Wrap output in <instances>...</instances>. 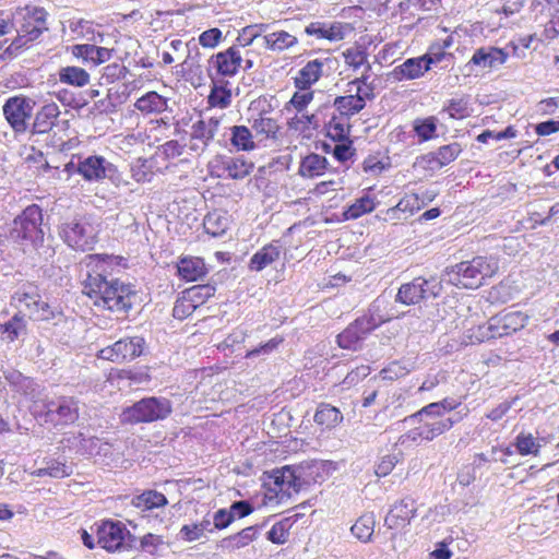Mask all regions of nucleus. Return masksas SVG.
I'll return each instance as SVG.
<instances>
[{
	"label": "nucleus",
	"instance_id": "obj_55",
	"mask_svg": "<svg viewBox=\"0 0 559 559\" xmlns=\"http://www.w3.org/2000/svg\"><path fill=\"white\" fill-rule=\"evenodd\" d=\"M423 58H425V62L430 70L432 66H437L443 61H450L454 57L452 53L443 51V49L439 48L437 45H431L427 52L423 55Z\"/></svg>",
	"mask_w": 559,
	"mask_h": 559
},
{
	"label": "nucleus",
	"instance_id": "obj_38",
	"mask_svg": "<svg viewBox=\"0 0 559 559\" xmlns=\"http://www.w3.org/2000/svg\"><path fill=\"white\" fill-rule=\"evenodd\" d=\"M316 424L325 428H333L343 420V415L338 408L326 403H321L313 416Z\"/></svg>",
	"mask_w": 559,
	"mask_h": 559
},
{
	"label": "nucleus",
	"instance_id": "obj_58",
	"mask_svg": "<svg viewBox=\"0 0 559 559\" xmlns=\"http://www.w3.org/2000/svg\"><path fill=\"white\" fill-rule=\"evenodd\" d=\"M443 415L444 414H443V412H441V408H440L438 402H435V403H430V404L424 406L417 413L406 417L404 419V421L405 423H415V421H417V419H423V417H425V418H433V417L444 418Z\"/></svg>",
	"mask_w": 559,
	"mask_h": 559
},
{
	"label": "nucleus",
	"instance_id": "obj_5",
	"mask_svg": "<svg viewBox=\"0 0 559 559\" xmlns=\"http://www.w3.org/2000/svg\"><path fill=\"white\" fill-rule=\"evenodd\" d=\"M527 321L528 316L522 311L501 312L490 318L487 324L478 326L476 338L478 342H485L510 335L522 330L527 324Z\"/></svg>",
	"mask_w": 559,
	"mask_h": 559
},
{
	"label": "nucleus",
	"instance_id": "obj_33",
	"mask_svg": "<svg viewBox=\"0 0 559 559\" xmlns=\"http://www.w3.org/2000/svg\"><path fill=\"white\" fill-rule=\"evenodd\" d=\"M332 107L334 108L333 112L350 119L352 116L358 114L365 108V103L359 95L353 94L347 96H337L334 99Z\"/></svg>",
	"mask_w": 559,
	"mask_h": 559
},
{
	"label": "nucleus",
	"instance_id": "obj_11",
	"mask_svg": "<svg viewBox=\"0 0 559 559\" xmlns=\"http://www.w3.org/2000/svg\"><path fill=\"white\" fill-rule=\"evenodd\" d=\"M145 341L141 336L123 337L99 349L97 357L112 362L131 361L143 354Z\"/></svg>",
	"mask_w": 559,
	"mask_h": 559
},
{
	"label": "nucleus",
	"instance_id": "obj_27",
	"mask_svg": "<svg viewBox=\"0 0 559 559\" xmlns=\"http://www.w3.org/2000/svg\"><path fill=\"white\" fill-rule=\"evenodd\" d=\"M323 61L314 59L308 61L294 79V84L298 90H310L322 75Z\"/></svg>",
	"mask_w": 559,
	"mask_h": 559
},
{
	"label": "nucleus",
	"instance_id": "obj_22",
	"mask_svg": "<svg viewBox=\"0 0 559 559\" xmlns=\"http://www.w3.org/2000/svg\"><path fill=\"white\" fill-rule=\"evenodd\" d=\"M428 71L429 69L425 62V58L420 56L406 59L402 64L393 69L392 75L397 81L416 80L424 76Z\"/></svg>",
	"mask_w": 559,
	"mask_h": 559
},
{
	"label": "nucleus",
	"instance_id": "obj_34",
	"mask_svg": "<svg viewBox=\"0 0 559 559\" xmlns=\"http://www.w3.org/2000/svg\"><path fill=\"white\" fill-rule=\"evenodd\" d=\"M222 167L226 177L231 179H243L251 174L254 165L242 157H227L223 160Z\"/></svg>",
	"mask_w": 559,
	"mask_h": 559
},
{
	"label": "nucleus",
	"instance_id": "obj_2",
	"mask_svg": "<svg viewBox=\"0 0 559 559\" xmlns=\"http://www.w3.org/2000/svg\"><path fill=\"white\" fill-rule=\"evenodd\" d=\"M498 269L496 258L476 257L448 269L443 281L454 286L474 289L481 286L486 278L493 276Z\"/></svg>",
	"mask_w": 559,
	"mask_h": 559
},
{
	"label": "nucleus",
	"instance_id": "obj_47",
	"mask_svg": "<svg viewBox=\"0 0 559 559\" xmlns=\"http://www.w3.org/2000/svg\"><path fill=\"white\" fill-rule=\"evenodd\" d=\"M376 203L370 195H364L357 199L352 205L344 212L345 219H356L364 214L370 213L374 210Z\"/></svg>",
	"mask_w": 559,
	"mask_h": 559
},
{
	"label": "nucleus",
	"instance_id": "obj_63",
	"mask_svg": "<svg viewBox=\"0 0 559 559\" xmlns=\"http://www.w3.org/2000/svg\"><path fill=\"white\" fill-rule=\"evenodd\" d=\"M222 39V31L217 27H213L202 32L199 36V43L204 48L216 47Z\"/></svg>",
	"mask_w": 559,
	"mask_h": 559
},
{
	"label": "nucleus",
	"instance_id": "obj_35",
	"mask_svg": "<svg viewBox=\"0 0 559 559\" xmlns=\"http://www.w3.org/2000/svg\"><path fill=\"white\" fill-rule=\"evenodd\" d=\"M265 48L272 51H284L298 44L296 36L286 31H276L263 36Z\"/></svg>",
	"mask_w": 559,
	"mask_h": 559
},
{
	"label": "nucleus",
	"instance_id": "obj_21",
	"mask_svg": "<svg viewBox=\"0 0 559 559\" xmlns=\"http://www.w3.org/2000/svg\"><path fill=\"white\" fill-rule=\"evenodd\" d=\"M46 20L47 12L43 8H33L27 11L19 31L28 39L36 41L44 32L48 31Z\"/></svg>",
	"mask_w": 559,
	"mask_h": 559
},
{
	"label": "nucleus",
	"instance_id": "obj_20",
	"mask_svg": "<svg viewBox=\"0 0 559 559\" xmlns=\"http://www.w3.org/2000/svg\"><path fill=\"white\" fill-rule=\"evenodd\" d=\"M72 56L86 64L97 67L108 61L112 56V50L106 47H99L92 44H76L70 47Z\"/></svg>",
	"mask_w": 559,
	"mask_h": 559
},
{
	"label": "nucleus",
	"instance_id": "obj_48",
	"mask_svg": "<svg viewBox=\"0 0 559 559\" xmlns=\"http://www.w3.org/2000/svg\"><path fill=\"white\" fill-rule=\"evenodd\" d=\"M514 445L521 455H537L542 447L539 440L528 432L519 433Z\"/></svg>",
	"mask_w": 559,
	"mask_h": 559
},
{
	"label": "nucleus",
	"instance_id": "obj_46",
	"mask_svg": "<svg viewBox=\"0 0 559 559\" xmlns=\"http://www.w3.org/2000/svg\"><path fill=\"white\" fill-rule=\"evenodd\" d=\"M419 209L420 200L417 194L405 195L400 200V202L395 206L390 207L386 211V218L401 219V217L399 216L400 212L412 215L415 211Z\"/></svg>",
	"mask_w": 559,
	"mask_h": 559
},
{
	"label": "nucleus",
	"instance_id": "obj_24",
	"mask_svg": "<svg viewBox=\"0 0 559 559\" xmlns=\"http://www.w3.org/2000/svg\"><path fill=\"white\" fill-rule=\"evenodd\" d=\"M409 425L418 424L421 429L425 441H432L442 433L449 431L455 421L450 417L447 418H425L417 419L415 423H408Z\"/></svg>",
	"mask_w": 559,
	"mask_h": 559
},
{
	"label": "nucleus",
	"instance_id": "obj_13",
	"mask_svg": "<svg viewBox=\"0 0 559 559\" xmlns=\"http://www.w3.org/2000/svg\"><path fill=\"white\" fill-rule=\"evenodd\" d=\"M45 421L53 425H70L79 418V402L71 396H59L44 405Z\"/></svg>",
	"mask_w": 559,
	"mask_h": 559
},
{
	"label": "nucleus",
	"instance_id": "obj_45",
	"mask_svg": "<svg viewBox=\"0 0 559 559\" xmlns=\"http://www.w3.org/2000/svg\"><path fill=\"white\" fill-rule=\"evenodd\" d=\"M230 141L238 151H251L255 146L251 131L245 126L230 128Z\"/></svg>",
	"mask_w": 559,
	"mask_h": 559
},
{
	"label": "nucleus",
	"instance_id": "obj_64",
	"mask_svg": "<svg viewBox=\"0 0 559 559\" xmlns=\"http://www.w3.org/2000/svg\"><path fill=\"white\" fill-rule=\"evenodd\" d=\"M186 146V144H181L177 140H169L162 144L158 147V151L165 156V158L171 159L180 156L183 153Z\"/></svg>",
	"mask_w": 559,
	"mask_h": 559
},
{
	"label": "nucleus",
	"instance_id": "obj_42",
	"mask_svg": "<svg viewBox=\"0 0 559 559\" xmlns=\"http://www.w3.org/2000/svg\"><path fill=\"white\" fill-rule=\"evenodd\" d=\"M155 160L153 158L139 157L130 165L132 178L136 182H150L154 176Z\"/></svg>",
	"mask_w": 559,
	"mask_h": 559
},
{
	"label": "nucleus",
	"instance_id": "obj_49",
	"mask_svg": "<svg viewBox=\"0 0 559 559\" xmlns=\"http://www.w3.org/2000/svg\"><path fill=\"white\" fill-rule=\"evenodd\" d=\"M187 298L198 309L201 307L209 298L214 296L215 287L210 284L204 285H194L186 290H183Z\"/></svg>",
	"mask_w": 559,
	"mask_h": 559
},
{
	"label": "nucleus",
	"instance_id": "obj_17",
	"mask_svg": "<svg viewBox=\"0 0 559 559\" xmlns=\"http://www.w3.org/2000/svg\"><path fill=\"white\" fill-rule=\"evenodd\" d=\"M97 544L108 550L115 551L121 548L126 536L129 534L120 522L104 521L97 527Z\"/></svg>",
	"mask_w": 559,
	"mask_h": 559
},
{
	"label": "nucleus",
	"instance_id": "obj_26",
	"mask_svg": "<svg viewBox=\"0 0 559 559\" xmlns=\"http://www.w3.org/2000/svg\"><path fill=\"white\" fill-rule=\"evenodd\" d=\"M206 273L205 263L200 258H182L177 264V274L187 282L200 281Z\"/></svg>",
	"mask_w": 559,
	"mask_h": 559
},
{
	"label": "nucleus",
	"instance_id": "obj_23",
	"mask_svg": "<svg viewBox=\"0 0 559 559\" xmlns=\"http://www.w3.org/2000/svg\"><path fill=\"white\" fill-rule=\"evenodd\" d=\"M60 114L57 104L51 103L44 105L35 115L34 121L29 124V129L34 134H41L50 131L55 126Z\"/></svg>",
	"mask_w": 559,
	"mask_h": 559
},
{
	"label": "nucleus",
	"instance_id": "obj_15",
	"mask_svg": "<svg viewBox=\"0 0 559 559\" xmlns=\"http://www.w3.org/2000/svg\"><path fill=\"white\" fill-rule=\"evenodd\" d=\"M64 169L68 173L75 169L87 181H99L109 176L115 170V167L105 157L91 155L83 159L79 158L76 165L71 160L66 165Z\"/></svg>",
	"mask_w": 559,
	"mask_h": 559
},
{
	"label": "nucleus",
	"instance_id": "obj_37",
	"mask_svg": "<svg viewBox=\"0 0 559 559\" xmlns=\"http://www.w3.org/2000/svg\"><path fill=\"white\" fill-rule=\"evenodd\" d=\"M134 106L143 114H160L166 110L167 100L156 92H148L140 97Z\"/></svg>",
	"mask_w": 559,
	"mask_h": 559
},
{
	"label": "nucleus",
	"instance_id": "obj_19",
	"mask_svg": "<svg viewBox=\"0 0 559 559\" xmlns=\"http://www.w3.org/2000/svg\"><path fill=\"white\" fill-rule=\"evenodd\" d=\"M353 27L348 23L333 22L330 24L322 22H312L306 26L305 33L314 36L318 39H328L330 41H338L350 33Z\"/></svg>",
	"mask_w": 559,
	"mask_h": 559
},
{
	"label": "nucleus",
	"instance_id": "obj_30",
	"mask_svg": "<svg viewBox=\"0 0 559 559\" xmlns=\"http://www.w3.org/2000/svg\"><path fill=\"white\" fill-rule=\"evenodd\" d=\"M58 79L61 84L70 85L73 87H84L90 84V73L76 66H66L58 70Z\"/></svg>",
	"mask_w": 559,
	"mask_h": 559
},
{
	"label": "nucleus",
	"instance_id": "obj_61",
	"mask_svg": "<svg viewBox=\"0 0 559 559\" xmlns=\"http://www.w3.org/2000/svg\"><path fill=\"white\" fill-rule=\"evenodd\" d=\"M47 475L52 478H64L72 474V467L63 462L50 460L47 462Z\"/></svg>",
	"mask_w": 559,
	"mask_h": 559
},
{
	"label": "nucleus",
	"instance_id": "obj_29",
	"mask_svg": "<svg viewBox=\"0 0 559 559\" xmlns=\"http://www.w3.org/2000/svg\"><path fill=\"white\" fill-rule=\"evenodd\" d=\"M331 107L325 105L321 107L317 112L314 114H307L304 111L297 112L293 118H290L288 124L290 129L297 130V131H306V130H317L323 124V120L321 119V115L324 110H330Z\"/></svg>",
	"mask_w": 559,
	"mask_h": 559
},
{
	"label": "nucleus",
	"instance_id": "obj_44",
	"mask_svg": "<svg viewBox=\"0 0 559 559\" xmlns=\"http://www.w3.org/2000/svg\"><path fill=\"white\" fill-rule=\"evenodd\" d=\"M376 519L373 513L362 514L352 526L353 535L362 543L371 539L374 531Z\"/></svg>",
	"mask_w": 559,
	"mask_h": 559
},
{
	"label": "nucleus",
	"instance_id": "obj_9",
	"mask_svg": "<svg viewBox=\"0 0 559 559\" xmlns=\"http://www.w3.org/2000/svg\"><path fill=\"white\" fill-rule=\"evenodd\" d=\"M223 117H200L193 121L189 131L188 148L195 155H202L219 132Z\"/></svg>",
	"mask_w": 559,
	"mask_h": 559
},
{
	"label": "nucleus",
	"instance_id": "obj_41",
	"mask_svg": "<svg viewBox=\"0 0 559 559\" xmlns=\"http://www.w3.org/2000/svg\"><path fill=\"white\" fill-rule=\"evenodd\" d=\"M69 448H73L81 454L94 455L99 444V438L97 437H85L79 432L76 435L69 436L64 439Z\"/></svg>",
	"mask_w": 559,
	"mask_h": 559
},
{
	"label": "nucleus",
	"instance_id": "obj_62",
	"mask_svg": "<svg viewBox=\"0 0 559 559\" xmlns=\"http://www.w3.org/2000/svg\"><path fill=\"white\" fill-rule=\"evenodd\" d=\"M399 462V457L395 454H386L381 457L377 463L374 473L378 477H385L389 475Z\"/></svg>",
	"mask_w": 559,
	"mask_h": 559
},
{
	"label": "nucleus",
	"instance_id": "obj_14",
	"mask_svg": "<svg viewBox=\"0 0 559 559\" xmlns=\"http://www.w3.org/2000/svg\"><path fill=\"white\" fill-rule=\"evenodd\" d=\"M242 57L237 47L231 46L225 51L213 55L207 61V74L212 82L221 76H234L241 67Z\"/></svg>",
	"mask_w": 559,
	"mask_h": 559
},
{
	"label": "nucleus",
	"instance_id": "obj_51",
	"mask_svg": "<svg viewBox=\"0 0 559 559\" xmlns=\"http://www.w3.org/2000/svg\"><path fill=\"white\" fill-rule=\"evenodd\" d=\"M25 330V321L20 314H15L4 324H0V333L5 334L9 342L15 341Z\"/></svg>",
	"mask_w": 559,
	"mask_h": 559
},
{
	"label": "nucleus",
	"instance_id": "obj_10",
	"mask_svg": "<svg viewBox=\"0 0 559 559\" xmlns=\"http://www.w3.org/2000/svg\"><path fill=\"white\" fill-rule=\"evenodd\" d=\"M36 103L24 95L9 97L3 107V116L15 133H25L29 130V119Z\"/></svg>",
	"mask_w": 559,
	"mask_h": 559
},
{
	"label": "nucleus",
	"instance_id": "obj_1",
	"mask_svg": "<svg viewBox=\"0 0 559 559\" xmlns=\"http://www.w3.org/2000/svg\"><path fill=\"white\" fill-rule=\"evenodd\" d=\"M83 264L86 277L84 293L94 305L115 312H127L132 307L134 290L119 280H108L117 266H124V259L114 254H88Z\"/></svg>",
	"mask_w": 559,
	"mask_h": 559
},
{
	"label": "nucleus",
	"instance_id": "obj_57",
	"mask_svg": "<svg viewBox=\"0 0 559 559\" xmlns=\"http://www.w3.org/2000/svg\"><path fill=\"white\" fill-rule=\"evenodd\" d=\"M444 110L449 114L450 118L464 119L469 115L468 102L464 98L450 99Z\"/></svg>",
	"mask_w": 559,
	"mask_h": 559
},
{
	"label": "nucleus",
	"instance_id": "obj_32",
	"mask_svg": "<svg viewBox=\"0 0 559 559\" xmlns=\"http://www.w3.org/2000/svg\"><path fill=\"white\" fill-rule=\"evenodd\" d=\"M326 128V134L334 141L343 142L347 141L350 132L349 119L344 116H340L336 112H332L329 121H323Z\"/></svg>",
	"mask_w": 559,
	"mask_h": 559
},
{
	"label": "nucleus",
	"instance_id": "obj_59",
	"mask_svg": "<svg viewBox=\"0 0 559 559\" xmlns=\"http://www.w3.org/2000/svg\"><path fill=\"white\" fill-rule=\"evenodd\" d=\"M33 40L19 31L16 38L5 48L4 55L14 58L33 45Z\"/></svg>",
	"mask_w": 559,
	"mask_h": 559
},
{
	"label": "nucleus",
	"instance_id": "obj_31",
	"mask_svg": "<svg viewBox=\"0 0 559 559\" xmlns=\"http://www.w3.org/2000/svg\"><path fill=\"white\" fill-rule=\"evenodd\" d=\"M258 531V526H248L234 535L223 538L218 546L228 551L241 549L257 538Z\"/></svg>",
	"mask_w": 559,
	"mask_h": 559
},
{
	"label": "nucleus",
	"instance_id": "obj_40",
	"mask_svg": "<svg viewBox=\"0 0 559 559\" xmlns=\"http://www.w3.org/2000/svg\"><path fill=\"white\" fill-rule=\"evenodd\" d=\"M168 503L167 498L156 490H146L132 498V506L142 510L160 508Z\"/></svg>",
	"mask_w": 559,
	"mask_h": 559
},
{
	"label": "nucleus",
	"instance_id": "obj_50",
	"mask_svg": "<svg viewBox=\"0 0 559 559\" xmlns=\"http://www.w3.org/2000/svg\"><path fill=\"white\" fill-rule=\"evenodd\" d=\"M290 518L283 519L276 522L267 532L266 538L276 545H283L288 540L289 530L292 527Z\"/></svg>",
	"mask_w": 559,
	"mask_h": 559
},
{
	"label": "nucleus",
	"instance_id": "obj_28",
	"mask_svg": "<svg viewBox=\"0 0 559 559\" xmlns=\"http://www.w3.org/2000/svg\"><path fill=\"white\" fill-rule=\"evenodd\" d=\"M461 152V145L454 142L440 146L436 152L427 154L424 158L430 168H441L456 159Z\"/></svg>",
	"mask_w": 559,
	"mask_h": 559
},
{
	"label": "nucleus",
	"instance_id": "obj_43",
	"mask_svg": "<svg viewBox=\"0 0 559 559\" xmlns=\"http://www.w3.org/2000/svg\"><path fill=\"white\" fill-rule=\"evenodd\" d=\"M212 83L213 86L207 96V103L212 107L227 108L231 103V92L227 88V82L215 80Z\"/></svg>",
	"mask_w": 559,
	"mask_h": 559
},
{
	"label": "nucleus",
	"instance_id": "obj_12",
	"mask_svg": "<svg viewBox=\"0 0 559 559\" xmlns=\"http://www.w3.org/2000/svg\"><path fill=\"white\" fill-rule=\"evenodd\" d=\"M271 478L273 479V486L269 488L266 498L270 500L276 498L278 502L289 498L293 493L299 492L304 486L300 475L289 466L274 471Z\"/></svg>",
	"mask_w": 559,
	"mask_h": 559
},
{
	"label": "nucleus",
	"instance_id": "obj_8",
	"mask_svg": "<svg viewBox=\"0 0 559 559\" xmlns=\"http://www.w3.org/2000/svg\"><path fill=\"white\" fill-rule=\"evenodd\" d=\"M442 293V280L430 277H416L412 282L403 284L396 294L395 300L403 305H416L428 298H436Z\"/></svg>",
	"mask_w": 559,
	"mask_h": 559
},
{
	"label": "nucleus",
	"instance_id": "obj_56",
	"mask_svg": "<svg viewBox=\"0 0 559 559\" xmlns=\"http://www.w3.org/2000/svg\"><path fill=\"white\" fill-rule=\"evenodd\" d=\"M195 310V306H193L190 299L187 298L186 294L182 292L175 302L173 316L178 320H185L189 316H191Z\"/></svg>",
	"mask_w": 559,
	"mask_h": 559
},
{
	"label": "nucleus",
	"instance_id": "obj_4",
	"mask_svg": "<svg viewBox=\"0 0 559 559\" xmlns=\"http://www.w3.org/2000/svg\"><path fill=\"white\" fill-rule=\"evenodd\" d=\"M171 412L173 405L168 399L150 396L126 407L120 415V420L130 425L153 423L166 419Z\"/></svg>",
	"mask_w": 559,
	"mask_h": 559
},
{
	"label": "nucleus",
	"instance_id": "obj_36",
	"mask_svg": "<svg viewBox=\"0 0 559 559\" xmlns=\"http://www.w3.org/2000/svg\"><path fill=\"white\" fill-rule=\"evenodd\" d=\"M203 226L209 235L221 237L229 227V217L225 212L214 211L204 217Z\"/></svg>",
	"mask_w": 559,
	"mask_h": 559
},
{
	"label": "nucleus",
	"instance_id": "obj_53",
	"mask_svg": "<svg viewBox=\"0 0 559 559\" xmlns=\"http://www.w3.org/2000/svg\"><path fill=\"white\" fill-rule=\"evenodd\" d=\"M414 131L416 132L420 141L431 140L436 135L437 119L435 117H428L425 119L415 120Z\"/></svg>",
	"mask_w": 559,
	"mask_h": 559
},
{
	"label": "nucleus",
	"instance_id": "obj_60",
	"mask_svg": "<svg viewBox=\"0 0 559 559\" xmlns=\"http://www.w3.org/2000/svg\"><path fill=\"white\" fill-rule=\"evenodd\" d=\"M3 377L16 391H23L31 384V380L15 369L10 368L4 370Z\"/></svg>",
	"mask_w": 559,
	"mask_h": 559
},
{
	"label": "nucleus",
	"instance_id": "obj_7",
	"mask_svg": "<svg viewBox=\"0 0 559 559\" xmlns=\"http://www.w3.org/2000/svg\"><path fill=\"white\" fill-rule=\"evenodd\" d=\"M60 237L72 249L92 250L97 242V229L85 218H73L60 226Z\"/></svg>",
	"mask_w": 559,
	"mask_h": 559
},
{
	"label": "nucleus",
	"instance_id": "obj_54",
	"mask_svg": "<svg viewBox=\"0 0 559 559\" xmlns=\"http://www.w3.org/2000/svg\"><path fill=\"white\" fill-rule=\"evenodd\" d=\"M345 63L353 70H358L368 63V53L362 47H352L343 52Z\"/></svg>",
	"mask_w": 559,
	"mask_h": 559
},
{
	"label": "nucleus",
	"instance_id": "obj_25",
	"mask_svg": "<svg viewBox=\"0 0 559 559\" xmlns=\"http://www.w3.org/2000/svg\"><path fill=\"white\" fill-rule=\"evenodd\" d=\"M281 246L278 241H273L263 246L250 259L249 269L251 271L260 272L273 262L280 259Z\"/></svg>",
	"mask_w": 559,
	"mask_h": 559
},
{
	"label": "nucleus",
	"instance_id": "obj_18",
	"mask_svg": "<svg viewBox=\"0 0 559 559\" xmlns=\"http://www.w3.org/2000/svg\"><path fill=\"white\" fill-rule=\"evenodd\" d=\"M508 58L509 53L501 48L493 46L480 47L474 51L465 67H477L481 70H495L504 64Z\"/></svg>",
	"mask_w": 559,
	"mask_h": 559
},
{
	"label": "nucleus",
	"instance_id": "obj_3",
	"mask_svg": "<svg viewBox=\"0 0 559 559\" xmlns=\"http://www.w3.org/2000/svg\"><path fill=\"white\" fill-rule=\"evenodd\" d=\"M379 300H376L368 310V313L357 318L342 333L337 335V344L341 348L358 350L361 348L366 337L384 322L389 317L380 312Z\"/></svg>",
	"mask_w": 559,
	"mask_h": 559
},
{
	"label": "nucleus",
	"instance_id": "obj_16",
	"mask_svg": "<svg viewBox=\"0 0 559 559\" xmlns=\"http://www.w3.org/2000/svg\"><path fill=\"white\" fill-rule=\"evenodd\" d=\"M417 514L416 501L411 498H404L395 502L384 519V525L389 530H404Z\"/></svg>",
	"mask_w": 559,
	"mask_h": 559
},
{
	"label": "nucleus",
	"instance_id": "obj_39",
	"mask_svg": "<svg viewBox=\"0 0 559 559\" xmlns=\"http://www.w3.org/2000/svg\"><path fill=\"white\" fill-rule=\"evenodd\" d=\"M328 160L319 154H310L306 156L300 164L299 174L302 177L313 178L324 174Z\"/></svg>",
	"mask_w": 559,
	"mask_h": 559
},
{
	"label": "nucleus",
	"instance_id": "obj_52",
	"mask_svg": "<svg viewBox=\"0 0 559 559\" xmlns=\"http://www.w3.org/2000/svg\"><path fill=\"white\" fill-rule=\"evenodd\" d=\"M252 130L255 135H261L264 139L275 138L278 131V124L274 119L260 115L259 118L254 119Z\"/></svg>",
	"mask_w": 559,
	"mask_h": 559
},
{
	"label": "nucleus",
	"instance_id": "obj_6",
	"mask_svg": "<svg viewBox=\"0 0 559 559\" xmlns=\"http://www.w3.org/2000/svg\"><path fill=\"white\" fill-rule=\"evenodd\" d=\"M41 224V209L37 204H32L14 219L11 236L15 240L28 241L37 246L44 240Z\"/></svg>",
	"mask_w": 559,
	"mask_h": 559
}]
</instances>
